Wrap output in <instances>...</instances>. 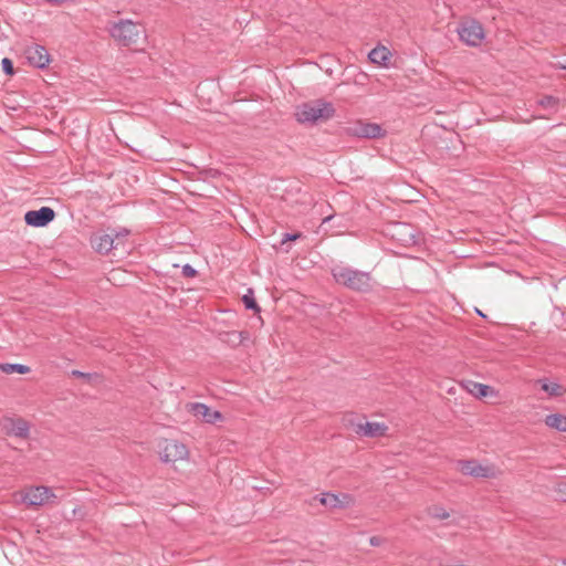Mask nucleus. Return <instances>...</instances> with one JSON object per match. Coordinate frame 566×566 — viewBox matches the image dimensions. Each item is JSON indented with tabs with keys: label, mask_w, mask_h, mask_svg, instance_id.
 Segmentation results:
<instances>
[{
	"label": "nucleus",
	"mask_w": 566,
	"mask_h": 566,
	"mask_svg": "<svg viewBox=\"0 0 566 566\" xmlns=\"http://www.w3.org/2000/svg\"><path fill=\"white\" fill-rule=\"evenodd\" d=\"M30 426L23 419H18L12 422L11 433L19 438H27L29 436Z\"/></svg>",
	"instance_id": "6ab92c4d"
},
{
	"label": "nucleus",
	"mask_w": 566,
	"mask_h": 566,
	"mask_svg": "<svg viewBox=\"0 0 566 566\" xmlns=\"http://www.w3.org/2000/svg\"><path fill=\"white\" fill-rule=\"evenodd\" d=\"M334 115V105L324 99H314L303 103L298 105L295 111L296 120L305 125H314L318 122H326Z\"/></svg>",
	"instance_id": "f257e3e1"
},
{
	"label": "nucleus",
	"mask_w": 566,
	"mask_h": 566,
	"mask_svg": "<svg viewBox=\"0 0 566 566\" xmlns=\"http://www.w3.org/2000/svg\"><path fill=\"white\" fill-rule=\"evenodd\" d=\"M1 66L6 74H8V75L13 74V63L10 59H8V57L2 59Z\"/></svg>",
	"instance_id": "b1692460"
},
{
	"label": "nucleus",
	"mask_w": 566,
	"mask_h": 566,
	"mask_svg": "<svg viewBox=\"0 0 566 566\" xmlns=\"http://www.w3.org/2000/svg\"><path fill=\"white\" fill-rule=\"evenodd\" d=\"M51 496H53V494L49 488L34 486L28 489L21 495V501L28 506H40L49 502Z\"/></svg>",
	"instance_id": "1a4fd4ad"
},
{
	"label": "nucleus",
	"mask_w": 566,
	"mask_h": 566,
	"mask_svg": "<svg viewBox=\"0 0 566 566\" xmlns=\"http://www.w3.org/2000/svg\"><path fill=\"white\" fill-rule=\"evenodd\" d=\"M55 217V212L50 207H42L39 210H30L24 214V221L28 226L41 228L49 224Z\"/></svg>",
	"instance_id": "9d476101"
},
{
	"label": "nucleus",
	"mask_w": 566,
	"mask_h": 566,
	"mask_svg": "<svg viewBox=\"0 0 566 566\" xmlns=\"http://www.w3.org/2000/svg\"><path fill=\"white\" fill-rule=\"evenodd\" d=\"M0 370L4 374H27L30 371V368L22 364H0Z\"/></svg>",
	"instance_id": "aec40b11"
},
{
	"label": "nucleus",
	"mask_w": 566,
	"mask_h": 566,
	"mask_svg": "<svg viewBox=\"0 0 566 566\" xmlns=\"http://www.w3.org/2000/svg\"><path fill=\"white\" fill-rule=\"evenodd\" d=\"M72 375H73V379H74V378H81V379H91V378H93V376H92V375H90V374H83V373L77 371V370H73V371H72ZM94 378H97V376H96V375H94Z\"/></svg>",
	"instance_id": "cd10ccee"
},
{
	"label": "nucleus",
	"mask_w": 566,
	"mask_h": 566,
	"mask_svg": "<svg viewBox=\"0 0 566 566\" xmlns=\"http://www.w3.org/2000/svg\"><path fill=\"white\" fill-rule=\"evenodd\" d=\"M242 301H243V303H244L247 308L254 310L256 312L260 311V308H259V306H258V304H256V302H255V300H254V297L252 295H249V294L244 295L242 297Z\"/></svg>",
	"instance_id": "5701e85b"
},
{
	"label": "nucleus",
	"mask_w": 566,
	"mask_h": 566,
	"mask_svg": "<svg viewBox=\"0 0 566 566\" xmlns=\"http://www.w3.org/2000/svg\"><path fill=\"white\" fill-rule=\"evenodd\" d=\"M559 101L554 96H544L538 101V104L546 111L556 112Z\"/></svg>",
	"instance_id": "412c9836"
},
{
	"label": "nucleus",
	"mask_w": 566,
	"mask_h": 566,
	"mask_svg": "<svg viewBox=\"0 0 566 566\" xmlns=\"http://www.w3.org/2000/svg\"><path fill=\"white\" fill-rule=\"evenodd\" d=\"M388 427L384 423L367 421L365 423H359L356 432L365 437L376 438L385 436Z\"/></svg>",
	"instance_id": "4468645a"
},
{
	"label": "nucleus",
	"mask_w": 566,
	"mask_h": 566,
	"mask_svg": "<svg viewBox=\"0 0 566 566\" xmlns=\"http://www.w3.org/2000/svg\"><path fill=\"white\" fill-rule=\"evenodd\" d=\"M555 492L558 497L566 502V482H560L556 485Z\"/></svg>",
	"instance_id": "393cba45"
},
{
	"label": "nucleus",
	"mask_w": 566,
	"mask_h": 566,
	"mask_svg": "<svg viewBox=\"0 0 566 566\" xmlns=\"http://www.w3.org/2000/svg\"><path fill=\"white\" fill-rule=\"evenodd\" d=\"M181 272H182V275L186 277H193L197 274V271L190 264H185L182 266Z\"/></svg>",
	"instance_id": "a878e982"
},
{
	"label": "nucleus",
	"mask_w": 566,
	"mask_h": 566,
	"mask_svg": "<svg viewBox=\"0 0 566 566\" xmlns=\"http://www.w3.org/2000/svg\"><path fill=\"white\" fill-rule=\"evenodd\" d=\"M189 455L187 447L176 440H166L160 451V459L164 462H176L185 460Z\"/></svg>",
	"instance_id": "6e6552de"
},
{
	"label": "nucleus",
	"mask_w": 566,
	"mask_h": 566,
	"mask_svg": "<svg viewBox=\"0 0 566 566\" xmlns=\"http://www.w3.org/2000/svg\"><path fill=\"white\" fill-rule=\"evenodd\" d=\"M332 274L337 283L348 289L367 291L370 287V275L366 272L337 265L333 268Z\"/></svg>",
	"instance_id": "7ed1b4c3"
},
{
	"label": "nucleus",
	"mask_w": 566,
	"mask_h": 566,
	"mask_svg": "<svg viewBox=\"0 0 566 566\" xmlns=\"http://www.w3.org/2000/svg\"><path fill=\"white\" fill-rule=\"evenodd\" d=\"M370 543H371L373 545H376V544H377V538H376V537H371V538H370Z\"/></svg>",
	"instance_id": "7c9ffc66"
},
{
	"label": "nucleus",
	"mask_w": 566,
	"mask_h": 566,
	"mask_svg": "<svg viewBox=\"0 0 566 566\" xmlns=\"http://www.w3.org/2000/svg\"><path fill=\"white\" fill-rule=\"evenodd\" d=\"M319 502L329 509H345L354 503V499L347 493H323L319 497Z\"/></svg>",
	"instance_id": "f8f14e48"
},
{
	"label": "nucleus",
	"mask_w": 566,
	"mask_h": 566,
	"mask_svg": "<svg viewBox=\"0 0 566 566\" xmlns=\"http://www.w3.org/2000/svg\"><path fill=\"white\" fill-rule=\"evenodd\" d=\"M467 388L468 391L476 398L495 396L497 394L492 387L475 381H470Z\"/></svg>",
	"instance_id": "dca6fc26"
},
{
	"label": "nucleus",
	"mask_w": 566,
	"mask_h": 566,
	"mask_svg": "<svg viewBox=\"0 0 566 566\" xmlns=\"http://www.w3.org/2000/svg\"><path fill=\"white\" fill-rule=\"evenodd\" d=\"M461 41L471 46L479 45L484 39V30L482 25L474 21H465L458 29Z\"/></svg>",
	"instance_id": "423d86ee"
},
{
	"label": "nucleus",
	"mask_w": 566,
	"mask_h": 566,
	"mask_svg": "<svg viewBox=\"0 0 566 566\" xmlns=\"http://www.w3.org/2000/svg\"><path fill=\"white\" fill-rule=\"evenodd\" d=\"M186 409L197 419L213 424L223 420V416L218 410H212L207 405L201 402H190L186 405Z\"/></svg>",
	"instance_id": "0eeeda50"
},
{
	"label": "nucleus",
	"mask_w": 566,
	"mask_h": 566,
	"mask_svg": "<svg viewBox=\"0 0 566 566\" xmlns=\"http://www.w3.org/2000/svg\"><path fill=\"white\" fill-rule=\"evenodd\" d=\"M128 234L127 229H123L115 234L96 233L92 238V247L101 254L113 252V255L116 256L118 250H122L123 253L127 252L124 240Z\"/></svg>",
	"instance_id": "20e7f679"
},
{
	"label": "nucleus",
	"mask_w": 566,
	"mask_h": 566,
	"mask_svg": "<svg viewBox=\"0 0 566 566\" xmlns=\"http://www.w3.org/2000/svg\"><path fill=\"white\" fill-rule=\"evenodd\" d=\"M432 515L439 520H446L450 516V514L443 509H436Z\"/></svg>",
	"instance_id": "bb28decb"
},
{
	"label": "nucleus",
	"mask_w": 566,
	"mask_h": 566,
	"mask_svg": "<svg viewBox=\"0 0 566 566\" xmlns=\"http://www.w3.org/2000/svg\"><path fill=\"white\" fill-rule=\"evenodd\" d=\"M390 56V51L385 46H377L373 49L368 54V57L371 63L384 66L387 65V62L389 61Z\"/></svg>",
	"instance_id": "2eb2a0df"
},
{
	"label": "nucleus",
	"mask_w": 566,
	"mask_h": 566,
	"mask_svg": "<svg viewBox=\"0 0 566 566\" xmlns=\"http://www.w3.org/2000/svg\"><path fill=\"white\" fill-rule=\"evenodd\" d=\"M457 470L464 475L485 479L496 478L500 473L496 467L483 464L476 460H459L457 462Z\"/></svg>",
	"instance_id": "39448f33"
},
{
	"label": "nucleus",
	"mask_w": 566,
	"mask_h": 566,
	"mask_svg": "<svg viewBox=\"0 0 566 566\" xmlns=\"http://www.w3.org/2000/svg\"><path fill=\"white\" fill-rule=\"evenodd\" d=\"M399 228H402V229H408V226L407 224H398Z\"/></svg>",
	"instance_id": "2f4dec72"
},
{
	"label": "nucleus",
	"mask_w": 566,
	"mask_h": 566,
	"mask_svg": "<svg viewBox=\"0 0 566 566\" xmlns=\"http://www.w3.org/2000/svg\"><path fill=\"white\" fill-rule=\"evenodd\" d=\"M545 424L560 432H566V416L562 413H552L545 417Z\"/></svg>",
	"instance_id": "f3484780"
},
{
	"label": "nucleus",
	"mask_w": 566,
	"mask_h": 566,
	"mask_svg": "<svg viewBox=\"0 0 566 566\" xmlns=\"http://www.w3.org/2000/svg\"><path fill=\"white\" fill-rule=\"evenodd\" d=\"M563 70H566V64L560 66Z\"/></svg>",
	"instance_id": "473e14b6"
},
{
	"label": "nucleus",
	"mask_w": 566,
	"mask_h": 566,
	"mask_svg": "<svg viewBox=\"0 0 566 566\" xmlns=\"http://www.w3.org/2000/svg\"><path fill=\"white\" fill-rule=\"evenodd\" d=\"M301 237L300 233H294V234H290V233H286L284 234V238L282 239V243L286 242V241H293V240H296Z\"/></svg>",
	"instance_id": "c85d7f7f"
},
{
	"label": "nucleus",
	"mask_w": 566,
	"mask_h": 566,
	"mask_svg": "<svg viewBox=\"0 0 566 566\" xmlns=\"http://www.w3.org/2000/svg\"><path fill=\"white\" fill-rule=\"evenodd\" d=\"M229 342L233 344H241L244 339H248L249 334L247 332H230L227 334Z\"/></svg>",
	"instance_id": "4be33fe9"
},
{
	"label": "nucleus",
	"mask_w": 566,
	"mask_h": 566,
	"mask_svg": "<svg viewBox=\"0 0 566 566\" xmlns=\"http://www.w3.org/2000/svg\"><path fill=\"white\" fill-rule=\"evenodd\" d=\"M537 382L541 385L542 390H544L549 397H560L566 391L558 382H551L546 379H539Z\"/></svg>",
	"instance_id": "a211bd4d"
},
{
	"label": "nucleus",
	"mask_w": 566,
	"mask_h": 566,
	"mask_svg": "<svg viewBox=\"0 0 566 566\" xmlns=\"http://www.w3.org/2000/svg\"><path fill=\"white\" fill-rule=\"evenodd\" d=\"M24 54L28 62L39 69L45 67L50 62L46 49L39 44L28 46Z\"/></svg>",
	"instance_id": "9b49d317"
},
{
	"label": "nucleus",
	"mask_w": 566,
	"mask_h": 566,
	"mask_svg": "<svg viewBox=\"0 0 566 566\" xmlns=\"http://www.w3.org/2000/svg\"><path fill=\"white\" fill-rule=\"evenodd\" d=\"M331 219H332V216L324 218L322 226L327 223Z\"/></svg>",
	"instance_id": "c756f323"
},
{
	"label": "nucleus",
	"mask_w": 566,
	"mask_h": 566,
	"mask_svg": "<svg viewBox=\"0 0 566 566\" xmlns=\"http://www.w3.org/2000/svg\"><path fill=\"white\" fill-rule=\"evenodd\" d=\"M111 36L123 46L137 44L139 40L146 38V31L143 25L132 20H119L109 25Z\"/></svg>",
	"instance_id": "f03ea898"
},
{
	"label": "nucleus",
	"mask_w": 566,
	"mask_h": 566,
	"mask_svg": "<svg viewBox=\"0 0 566 566\" xmlns=\"http://www.w3.org/2000/svg\"><path fill=\"white\" fill-rule=\"evenodd\" d=\"M349 132L358 137L376 138L381 136L382 128L378 124L358 122L349 128Z\"/></svg>",
	"instance_id": "ddd939ff"
}]
</instances>
